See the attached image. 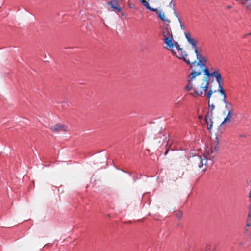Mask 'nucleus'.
Returning <instances> with one entry per match:
<instances>
[{
	"mask_svg": "<svg viewBox=\"0 0 251 251\" xmlns=\"http://www.w3.org/2000/svg\"><path fill=\"white\" fill-rule=\"evenodd\" d=\"M122 170L123 172H125V173H128V174H130V173H129V172H128L124 171H123V170Z\"/></svg>",
	"mask_w": 251,
	"mask_h": 251,
	"instance_id": "32",
	"label": "nucleus"
},
{
	"mask_svg": "<svg viewBox=\"0 0 251 251\" xmlns=\"http://www.w3.org/2000/svg\"><path fill=\"white\" fill-rule=\"evenodd\" d=\"M226 97H223V99L222 100V101L225 103V104H226V103H227L228 102H227L226 100Z\"/></svg>",
	"mask_w": 251,
	"mask_h": 251,
	"instance_id": "25",
	"label": "nucleus"
},
{
	"mask_svg": "<svg viewBox=\"0 0 251 251\" xmlns=\"http://www.w3.org/2000/svg\"><path fill=\"white\" fill-rule=\"evenodd\" d=\"M203 72L204 75L206 76L208 78L210 77H212V78H222V76L221 74L219 72L218 70H214L213 68L211 69V71H210L209 69L205 67L203 70Z\"/></svg>",
	"mask_w": 251,
	"mask_h": 251,
	"instance_id": "3",
	"label": "nucleus"
},
{
	"mask_svg": "<svg viewBox=\"0 0 251 251\" xmlns=\"http://www.w3.org/2000/svg\"><path fill=\"white\" fill-rule=\"evenodd\" d=\"M144 6L146 7V8L150 10L151 11H152V12H156V13H158V10L156 8H152L151 7L149 4L148 3V2H147L145 4L143 5Z\"/></svg>",
	"mask_w": 251,
	"mask_h": 251,
	"instance_id": "15",
	"label": "nucleus"
},
{
	"mask_svg": "<svg viewBox=\"0 0 251 251\" xmlns=\"http://www.w3.org/2000/svg\"><path fill=\"white\" fill-rule=\"evenodd\" d=\"M144 6L146 7V8L150 10L151 11H152V12H156V13H158V10L156 8H152L151 7L149 4L148 3V2H147L145 4L143 5Z\"/></svg>",
	"mask_w": 251,
	"mask_h": 251,
	"instance_id": "14",
	"label": "nucleus"
},
{
	"mask_svg": "<svg viewBox=\"0 0 251 251\" xmlns=\"http://www.w3.org/2000/svg\"><path fill=\"white\" fill-rule=\"evenodd\" d=\"M209 80L205 79L200 86L195 88L194 94L197 96L206 97L208 100H210L213 91Z\"/></svg>",
	"mask_w": 251,
	"mask_h": 251,
	"instance_id": "1",
	"label": "nucleus"
},
{
	"mask_svg": "<svg viewBox=\"0 0 251 251\" xmlns=\"http://www.w3.org/2000/svg\"><path fill=\"white\" fill-rule=\"evenodd\" d=\"M208 103L209 108L211 109V110H213L215 109L214 105L213 104H210L209 101L208 102Z\"/></svg>",
	"mask_w": 251,
	"mask_h": 251,
	"instance_id": "23",
	"label": "nucleus"
},
{
	"mask_svg": "<svg viewBox=\"0 0 251 251\" xmlns=\"http://www.w3.org/2000/svg\"><path fill=\"white\" fill-rule=\"evenodd\" d=\"M162 34L164 38L173 36L171 29L168 27H165L162 29Z\"/></svg>",
	"mask_w": 251,
	"mask_h": 251,
	"instance_id": "9",
	"label": "nucleus"
},
{
	"mask_svg": "<svg viewBox=\"0 0 251 251\" xmlns=\"http://www.w3.org/2000/svg\"><path fill=\"white\" fill-rule=\"evenodd\" d=\"M52 130L54 131H65L66 130V126L62 124H56L52 127Z\"/></svg>",
	"mask_w": 251,
	"mask_h": 251,
	"instance_id": "8",
	"label": "nucleus"
},
{
	"mask_svg": "<svg viewBox=\"0 0 251 251\" xmlns=\"http://www.w3.org/2000/svg\"><path fill=\"white\" fill-rule=\"evenodd\" d=\"M201 74V71H193L191 73H190L188 78H195L196 77L199 76Z\"/></svg>",
	"mask_w": 251,
	"mask_h": 251,
	"instance_id": "13",
	"label": "nucleus"
},
{
	"mask_svg": "<svg viewBox=\"0 0 251 251\" xmlns=\"http://www.w3.org/2000/svg\"><path fill=\"white\" fill-rule=\"evenodd\" d=\"M191 95L194 96V95L193 93H191Z\"/></svg>",
	"mask_w": 251,
	"mask_h": 251,
	"instance_id": "35",
	"label": "nucleus"
},
{
	"mask_svg": "<svg viewBox=\"0 0 251 251\" xmlns=\"http://www.w3.org/2000/svg\"><path fill=\"white\" fill-rule=\"evenodd\" d=\"M216 80L219 84L218 91L224 97H226V95L224 90H223L222 86L220 84L221 81H222L223 80V79H216Z\"/></svg>",
	"mask_w": 251,
	"mask_h": 251,
	"instance_id": "12",
	"label": "nucleus"
},
{
	"mask_svg": "<svg viewBox=\"0 0 251 251\" xmlns=\"http://www.w3.org/2000/svg\"><path fill=\"white\" fill-rule=\"evenodd\" d=\"M233 115V111H228L227 115L225 118L224 121L220 124V126H224L226 123L230 121L231 117Z\"/></svg>",
	"mask_w": 251,
	"mask_h": 251,
	"instance_id": "10",
	"label": "nucleus"
},
{
	"mask_svg": "<svg viewBox=\"0 0 251 251\" xmlns=\"http://www.w3.org/2000/svg\"><path fill=\"white\" fill-rule=\"evenodd\" d=\"M143 5L145 4L147 1L146 0H140Z\"/></svg>",
	"mask_w": 251,
	"mask_h": 251,
	"instance_id": "27",
	"label": "nucleus"
},
{
	"mask_svg": "<svg viewBox=\"0 0 251 251\" xmlns=\"http://www.w3.org/2000/svg\"><path fill=\"white\" fill-rule=\"evenodd\" d=\"M164 42L169 50H171L173 48V44L174 42L173 36L164 38Z\"/></svg>",
	"mask_w": 251,
	"mask_h": 251,
	"instance_id": "7",
	"label": "nucleus"
},
{
	"mask_svg": "<svg viewBox=\"0 0 251 251\" xmlns=\"http://www.w3.org/2000/svg\"><path fill=\"white\" fill-rule=\"evenodd\" d=\"M205 170H206L205 168L203 169V171H205Z\"/></svg>",
	"mask_w": 251,
	"mask_h": 251,
	"instance_id": "36",
	"label": "nucleus"
},
{
	"mask_svg": "<svg viewBox=\"0 0 251 251\" xmlns=\"http://www.w3.org/2000/svg\"><path fill=\"white\" fill-rule=\"evenodd\" d=\"M157 14H158V15L159 17L160 18V19L162 21H166V22H168L169 23L170 22V20L165 19V16H164V14L163 12H159L158 11V12L157 13Z\"/></svg>",
	"mask_w": 251,
	"mask_h": 251,
	"instance_id": "17",
	"label": "nucleus"
},
{
	"mask_svg": "<svg viewBox=\"0 0 251 251\" xmlns=\"http://www.w3.org/2000/svg\"><path fill=\"white\" fill-rule=\"evenodd\" d=\"M194 49V52L196 55L197 59L198 60V62L197 63V66H199L201 67H205L206 60V58L199 52H201V50H198L197 47H196Z\"/></svg>",
	"mask_w": 251,
	"mask_h": 251,
	"instance_id": "4",
	"label": "nucleus"
},
{
	"mask_svg": "<svg viewBox=\"0 0 251 251\" xmlns=\"http://www.w3.org/2000/svg\"><path fill=\"white\" fill-rule=\"evenodd\" d=\"M173 47H175L176 48V49L178 50V49H179L180 47V46L178 44V43L177 42H176V41H174V42H173Z\"/></svg>",
	"mask_w": 251,
	"mask_h": 251,
	"instance_id": "21",
	"label": "nucleus"
},
{
	"mask_svg": "<svg viewBox=\"0 0 251 251\" xmlns=\"http://www.w3.org/2000/svg\"><path fill=\"white\" fill-rule=\"evenodd\" d=\"M176 217L178 218H181L182 217V213L181 212V211H179L178 212L176 213Z\"/></svg>",
	"mask_w": 251,
	"mask_h": 251,
	"instance_id": "22",
	"label": "nucleus"
},
{
	"mask_svg": "<svg viewBox=\"0 0 251 251\" xmlns=\"http://www.w3.org/2000/svg\"><path fill=\"white\" fill-rule=\"evenodd\" d=\"M210 248V246L209 245H208L207 247H206V250L207 251H208Z\"/></svg>",
	"mask_w": 251,
	"mask_h": 251,
	"instance_id": "30",
	"label": "nucleus"
},
{
	"mask_svg": "<svg viewBox=\"0 0 251 251\" xmlns=\"http://www.w3.org/2000/svg\"><path fill=\"white\" fill-rule=\"evenodd\" d=\"M169 6H170V7L173 8V9H174V6H175V4H174V3H173L172 2V1H171V2L170 3Z\"/></svg>",
	"mask_w": 251,
	"mask_h": 251,
	"instance_id": "26",
	"label": "nucleus"
},
{
	"mask_svg": "<svg viewBox=\"0 0 251 251\" xmlns=\"http://www.w3.org/2000/svg\"><path fill=\"white\" fill-rule=\"evenodd\" d=\"M215 153L213 151H211L210 152L208 151L206 154L202 155L194 156L192 160L194 163L197 165L199 168H202L204 165L206 166L207 163V160L210 161V164L213 163V160L215 156Z\"/></svg>",
	"mask_w": 251,
	"mask_h": 251,
	"instance_id": "2",
	"label": "nucleus"
},
{
	"mask_svg": "<svg viewBox=\"0 0 251 251\" xmlns=\"http://www.w3.org/2000/svg\"><path fill=\"white\" fill-rule=\"evenodd\" d=\"M198 41L195 38H192L191 39H189L188 43L191 45L193 48H195L196 47H197V44Z\"/></svg>",
	"mask_w": 251,
	"mask_h": 251,
	"instance_id": "16",
	"label": "nucleus"
},
{
	"mask_svg": "<svg viewBox=\"0 0 251 251\" xmlns=\"http://www.w3.org/2000/svg\"><path fill=\"white\" fill-rule=\"evenodd\" d=\"M214 150L216 151H217L218 150V147L215 146L214 148Z\"/></svg>",
	"mask_w": 251,
	"mask_h": 251,
	"instance_id": "29",
	"label": "nucleus"
},
{
	"mask_svg": "<svg viewBox=\"0 0 251 251\" xmlns=\"http://www.w3.org/2000/svg\"><path fill=\"white\" fill-rule=\"evenodd\" d=\"M179 23H180V27H181V29H183V30H184V29H185V28H184V25L182 24V23H181V21H180V19H179Z\"/></svg>",
	"mask_w": 251,
	"mask_h": 251,
	"instance_id": "24",
	"label": "nucleus"
},
{
	"mask_svg": "<svg viewBox=\"0 0 251 251\" xmlns=\"http://www.w3.org/2000/svg\"><path fill=\"white\" fill-rule=\"evenodd\" d=\"M177 50L178 52V54L176 55V57L178 58L183 60L188 65H192L196 64V61L191 62L189 59L186 58L187 54L182 48H180ZM191 67H192V66H191Z\"/></svg>",
	"mask_w": 251,
	"mask_h": 251,
	"instance_id": "5",
	"label": "nucleus"
},
{
	"mask_svg": "<svg viewBox=\"0 0 251 251\" xmlns=\"http://www.w3.org/2000/svg\"><path fill=\"white\" fill-rule=\"evenodd\" d=\"M205 121L208 125L207 129L210 130L213 126V122L211 118L208 115L205 116Z\"/></svg>",
	"mask_w": 251,
	"mask_h": 251,
	"instance_id": "11",
	"label": "nucleus"
},
{
	"mask_svg": "<svg viewBox=\"0 0 251 251\" xmlns=\"http://www.w3.org/2000/svg\"><path fill=\"white\" fill-rule=\"evenodd\" d=\"M251 35V32L249 34H245L244 36V38H246L247 36Z\"/></svg>",
	"mask_w": 251,
	"mask_h": 251,
	"instance_id": "28",
	"label": "nucleus"
},
{
	"mask_svg": "<svg viewBox=\"0 0 251 251\" xmlns=\"http://www.w3.org/2000/svg\"><path fill=\"white\" fill-rule=\"evenodd\" d=\"M172 52H173V53H174V54H176V53L175 52V51H174L173 50H172Z\"/></svg>",
	"mask_w": 251,
	"mask_h": 251,
	"instance_id": "33",
	"label": "nucleus"
},
{
	"mask_svg": "<svg viewBox=\"0 0 251 251\" xmlns=\"http://www.w3.org/2000/svg\"><path fill=\"white\" fill-rule=\"evenodd\" d=\"M108 4L110 5L113 10H116L118 12L121 11V9L119 6V3L118 0H113L108 3Z\"/></svg>",
	"mask_w": 251,
	"mask_h": 251,
	"instance_id": "6",
	"label": "nucleus"
},
{
	"mask_svg": "<svg viewBox=\"0 0 251 251\" xmlns=\"http://www.w3.org/2000/svg\"><path fill=\"white\" fill-rule=\"evenodd\" d=\"M174 13L176 15V11L174 12Z\"/></svg>",
	"mask_w": 251,
	"mask_h": 251,
	"instance_id": "34",
	"label": "nucleus"
},
{
	"mask_svg": "<svg viewBox=\"0 0 251 251\" xmlns=\"http://www.w3.org/2000/svg\"><path fill=\"white\" fill-rule=\"evenodd\" d=\"M168 151V150L166 151H165V155H166V154H167Z\"/></svg>",
	"mask_w": 251,
	"mask_h": 251,
	"instance_id": "31",
	"label": "nucleus"
},
{
	"mask_svg": "<svg viewBox=\"0 0 251 251\" xmlns=\"http://www.w3.org/2000/svg\"><path fill=\"white\" fill-rule=\"evenodd\" d=\"M184 34H185V37L188 42L189 41V39H192V38L191 37L190 33L189 32H185Z\"/></svg>",
	"mask_w": 251,
	"mask_h": 251,
	"instance_id": "20",
	"label": "nucleus"
},
{
	"mask_svg": "<svg viewBox=\"0 0 251 251\" xmlns=\"http://www.w3.org/2000/svg\"><path fill=\"white\" fill-rule=\"evenodd\" d=\"M193 88V85L191 81H189L188 84L185 86V89L187 91H190Z\"/></svg>",
	"mask_w": 251,
	"mask_h": 251,
	"instance_id": "19",
	"label": "nucleus"
},
{
	"mask_svg": "<svg viewBox=\"0 0 251 251\" xmlns=\"http://www.w3.org/2000/svg\"><path fill=\"white\" fill-rule=\"evenodd\" d=\"M225 109H227L228 111H233V106L231 102H229L225 104Z\"/></svg>",
	"mask_w": 251,
	"mask_h": 251,
	"instance_id": "18",
	"label": "nucleus"
}]
</instances>
